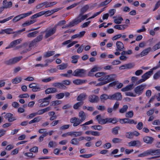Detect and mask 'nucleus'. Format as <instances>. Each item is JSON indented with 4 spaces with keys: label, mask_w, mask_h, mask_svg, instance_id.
<instances>
[{
    "label": "nucleus",
    "mask_w": 160,
    "mask_h": 160,
    "mask_svg": "<svg viewBox=\"0 0 160 160\" xmlns=\"http://www.w3.org/2000/svg\"><path fill=\"white\" fill-rule=\"evenodd\" d=\"M160 48V41L155 45L153 47L152 49L154 51H155L157 50Z\"/></svg>",
    "instance_id": "nucleus-63"
},
{
    "label": "nucleus",
    "mask_w": 160,
    "mask_h": 160,
    "mask_svg": "<svg viewBox=\"0 0 160 160\" xmlns=\"http://www.w3.org/2000/svg\"><path fill=\"white\" fill-rule=\"evenodd\" d=\"M160 77V71L155 73L153 76V78L155 79H157Z\"/></svg>",
    "instance_id": "nucleus-64"
},
{
    "label": "nucleus",
    "mask_w": 160,
    "mask_h": 160,
    "mask_svg": "<svg viewBox=\"0 0 160 160\" xmlns=\"http://www.w3.org/2000/svg\"><path fill=\"white\" fill-rule=\"evenodd\" d=\"M107 80L98 83L96 85V86H101L107 84L110 82L114 81L116 78L115 74H112L110 75H106Z\"/></svg>",
    "instance_id": "nucleus-3"
},
{
    "label": "nucleus",
    "mask_w": 160,
    "mask_h": 160,
    "mask_svg": "<svg viewBox=\"0 0 160 160\" xmlns=\"http://www.w3.org/2000/svg\"><path fill=\"white\" fill-rule=\"evenodd\" d=\"M87 95L85 93H82L80 94L77 98V101H82L85 99Z\"/></svg>",
    "instance_id": "nucleus-31"
},
{
    "label": "nucleus",
    "mask_w": 160,
    "mask_h": 160,
    "mask_svg": "<svg viewBox=\"0 0 160 160\" xmlns=\"http://www.w3.org/2000/svg\"><path fill=\"white\" fill-rule=\"evenodd\" d=\"M110 100H115L118 101L121 100L122 97L121 94L120 92H117L112 95H110Z\"/></svg>",
    "instance_id": "nucleus-9"
},
{
    "label": "nucleus",
    "mask_w": 160,
    "mask_h": 160,
    "mask_svg": "<svg viewBox=\"0 0 160 160\" xmlns=\"http://www.w3.org/2000/svg\"><path fill=\"white\" fill-rule=\"evenodd\" d=\"M148 155V150L144 152L139 154L138 155V156L139 157H143L147 156Z\"/></svg>",
    "instance_id": "nucleus-54"
},
{
    "label": "nucleus",
    "mask_w": 160,
    "mask_h": 160,
    "mask_svg": "<svg viewBox=\"0 0 160 160\" xmlns=\"http://www.w3.org/2000/svg\"><path fill=\"white\" fill-rule=\"evenodd\" d=\"M73 82L75 84L79 85L85 83V81L84 80L77 79L74 80Z\"/></svg>",
    "instance_id": "nucleus-36"
},
{
    "label": "nucleus",
    "mask_w": 160,
    "mask_h": 160,
    "mask_svg": "<svg viewBox=\"0 0 160 160\" xmlns=\"http://www.w3.org/2000/svg\"><path fill=\"white\" fill-rule=\"evenodd\" d=\"M55 52L54 51H49L46 52L43 55V58H47L53 56L55 54Z\"/></svg>",
    "instance_id": "nucleus-24"
},
{
    "label": "nucleus",
    "mask_w": 160,
    "mask_h": 160,
    "mask_svg": "<svg viewBox=\"0 0 160 160\" xmlns=\"http://www.w3.org/2000/svg\"><path fill=\"white\" fill-rule=\"evenodd\" d=\"M96 119L98 120L99 123L104 124L108 123V118L102 119L100 115H98L96 117Z\"/></svg>",
    "instance_id": "nucleus-11"
},
{
    "label": "nucleus",
    "mask_w": 160,
    "mask_h": 160,
    "mask_svg": "<svg viewBox=\"0 0 160 160\" xmlns=\"http://www.w3.org/2000/svg\"><path fill=\"white\" fill-rule=\"evenodd\" d=\"M110 95H108L107 94H103L100 96V98L101 100L103 102L105 100L108 99L110 100Z\"/></svg>",
    "instance_id": "nucleus-26"
},
{
    "label": "nucleus",
    "mask_w": 160,
    "mask_h": 160,
    "mask_svg": "<svg viewBox=\"0 0 160 160\" xmlns=\"http://www.w3.org/2000/svg\"><path fill=\"white\" fill-rule=\"evenodd\" d=\"M93 156V155L91 154H82L79 156L80 157H82L84 158H89Z\"/></svg>",
    "instance_id": "nucleus-62"
},
{
    "label": "nucleus",
    "mask_w": 160,
    "mask_h": 160,
    "mask_svg": "<svg viewBox=\"0 0 160 160\" xmlns=\"http://www.w3.org/2000/svg\"><path fill=\"white\" fill-rule=\"evenodd\" d=\"M51 98L52 96L51 95H49L47 97L43 98V102H46L47 103L49 104V102L50 101Z\"/></svg>",
    "instance_id": "nucleus-49"
},
{
    "label": "nucleus",
    "mask_w": 160,
    "mask_h": 160,
    "mask_svg": "<svg viewBox=\"0 0 160 160\" xmlns=\"http://www.w3.org/2000/svg\"><path fill=\"white\" fill-rule=\"evenodd\" d=\"M70 143L73 145H78L79 144V140L77 138H72L70 142Z\"/></svg>",
    "instance_id": "nucleus-34"
},
{
    "label": "nucleus",
    "mask_w": 160,
    "mask_h": 160,
    "mask_svg": "<svg viewBox=\"0 0 160 160\" xmlns=\"http://www.w3.org/2000/svg\"><path fill=\"white\" fill-rule=\"evenodd\" d=\"M32 13V11H30L26 13H24L20 14L18 15V17L20 20L24 18H25L27 16H28Z\"/></svg>",
    "instance_id": "nucleus-30"
},
{
    "label": "nucleus",
    "mask_w": 160,
    "mask_h": 160,
    "mask_svg": "<svg viewBox=\"0 0 160 160\" xmlns=\"http://www.w3.org/2000/svg\"><path fill=\"white\" fill-rule=\"evenodd\" d=\"M36 21V20H32L30 21H27L24 23L22 25L23 27H26L34 23Z\"/></svg>",
    "instance_id": "nucleus-27"
},
{
    "label": "nucleus",
    "mask_w": 160,
    "mask_h": 160,
    "mask_svg": "<svg viewBox=\"0 0 160 160\" xmlns=\"http://www.w3.org/2000/svg\"><path fill=\"white\" fill-rule=\"evenodd\" d=\"M80 58L78 55H76L71 57L72 60L71 62L73 63H76L78 62V59Z\"/></svg>",
    "instance_id": "nucleus-39"
},
{
    "label": "nucleus",
    "mask_w": 160,
    "mask_h": 160,
    "mask_svg": "<svg viewBox=\"0 0 160 160\" xmlns=\"http://www.w3.org/2000/svg\"><path fill=\"white\" fill-rule=\"evenodd\" d=\"M22 58V57H15L4 61V63L7 65H13L19 62Z\"/></svg>",
    "instance_id": "nucleus-4"
},
{
    "label": "nucleus",
    "mask_w": 160,
    "mask_h": 160,
    "mask_svg": "<svg viewBox=\"0 0 160 160\" xmlns=\"http://www.w3.org/2000/svg\"><path fill=\"white\" fill-rule=\"evenodd\" d=\"M2 31H4V32L7 34H12V31H13V29L10 28L5 29H2Z\"/></svg>",
    "instance_id": "nucleus-55"
},
{
    "label": "nucleus",
    "mask_w": 160,
    "mask_h": 160,
    "mask_svg": "<svg viewBox=\"0 0 160 160\" xmlns=\"http://www.w3.org/2000/svg\"><path fill=\"white\" fill-rule=\"evenodd\" d=\"M126 117L128 118H132L133 116V111H131L127 112L126 114Z\"/></svg>",
    "instance_id": "nucleus-52"
},
{
    "label": "nucleus",
    "mask_w": 160,
    "mask_h": 160,
    "mask_svg": "<svg viewBox=\"0 0 160 160\" xmlns=\"http://www.w3.org/2000/svg\"><path fill=\"white\" fill-rule=\"evenodd\" d=\"M85 72L86 71L84 69H77L73 72L72 75L78 77H82L84 76Z\"/></svg>",
    "instance_id": "nucleus-7"
},
{
    "label": "nucleus",
    "mask_w": 160,
    "mask_h": 160,
    "mask_svg": "<svg viewBox=\"0 0 160 160\" xmlns=\"http://www.w3.org/2000/svg\"><path fill=\"white\" fill-rule=\"evenodd\" d=\"M42 39V35H40L37 36L34 40L36 43L41 41Z\"/></svg>",
    "instance_id": "nucleus-59"
},
{
    "label": "nucleus",
    "mask_w": 160,
    "mask_h": 160,
    "mask_svg": "<svg viewBox=\"0 0 160 160\" xmlns=\"http://www.w3.org/2000/svg\"><path fill=\"white\" fill-rule=\"evenodd\" d=\"M152 75V72L149 71L144 73L142 76V78L139 79L137 82V84H140L145 82L146 80L149 78Z\"/></svg>",
    "instance_id": "nucleus-6"
},
{
    "label": "nucleus",
    "mask_w": 160,
    "mask_h": 160,
    "mask_svg": "<svg viewBox=\"0 0 160 160\" xmlns=\"http://www.w3.org/2000/svg\"><path fill=\"white\" fill-rule=\"evenodd\" d=\"M91 128L94 130H97L99 131L102 129V127L100 125L92 126Z\"/></svg>",
    "instance_id": "nucleus-51"
},
{
    "label": "nucleus",
    "mask_w": 160,
    "mask_h": 160,
    "mask_svg": "<svg viewBox=\"0 0 160 160\" xmlns=\"http://www.w3.org/2000/svg\"><path fill=\"white\" fill-rule=\"evenodd\" d=\"M67 63H63L57 66V68L59 70H63L65 69L68 67Z\"/></svg>",
    "instance_id": "nucleus-32"
},
{
    "label": "nucleus",
    "mask_w": 160,
    "mask_h": 160,
    "mask_svg": "<svg viewBox=\"0 0 160 160\" xmlns=\"http://www.w3.org/2000/svg\"><path fill=\"white\" fill-rule=\"evenodd\" d=\"M89 101L92 103H96L99 100L98 97L95 95H90L88 97Z\"/></svg>",
    "instance_id": "nucleus-13"
},
{
    "label": "nucleus",
    "mask_w": 160,
    "mask_h": 160,
    "mask_svg": "<svg viewBox=\"0 0 160 160\" xmlns=\"http://www.w3.org/2000/svg\"><path fill=\"white\" fill-rule=\"evenodd\" d=\"M112 1V0H106L101 2L99 5V7H102L106 6L110 3Z\"/></svg>",
    "instance_id": "nucleus-43"
},
{
    "label": "nucleus",
    "mask_w": 160,
    "mask_h": 160,
    "mask_svg": "<svg viewBox=\"0 0 160 160\" xmlns=\"http://www.w3.org/2000/svg\"><path fill=\"white\" fill-rule=\"evenodd\" d=\"M38 33V31H35L28 33L27 35V36L28 38L34 37H35L36 34Z\"/></svg>",
    "instance_id": "nucleus-44"
},
{
    "label": "nucleus",
    "mask_w": 160,
    "mask_h": 160,
    "mask_svg": "<svg viewBox=\"0 0 160 160\" xmlns=\"http://www.w3.org/2000/svg\"><path fill=\"white\" fill-rule=\"evenodd\" d=\"M22 41V39L21 38L14 40L11 42V45L14 47L16 45L20 43Z\"/></svg>",
    "instance_id": "nucleus-35"
},
{
    "label": "nucleus",
    "mask_w": 160,
    "mask_h": 160,
    "mask_svg": "<svg viewBox=\"0 0 160 160\" xmlns=\"http://www.w3.org/2000/svg\"><path fill=\"white\" fill-rule=\"evenodd\" d=\"M61 103V101L58 100L55 101H53L51 102L50 106H55L60 104Z\"/></svg>",
    "instance_id": "nucleus-48"
},
{
    "label": "nucleus",
    "mask_w": 160,
    "mask_h": 160,
    "mask_svg": "<svg viewBox=\"0 0 160 160\" xmlns=\"http://www.w3.org/2000/svg\"><path fill=\"white\" fill-rule=\"evenodd\" d=\"M128 107V106L127 105H124L121 108L119 109V112L122 113H124L127 111Z\"/></svg>",
    "instance_id": "nucleus-45"
},
{
    "label": "nucleus",
    "mask_w": 160,
    "mask_h": 160,
    "mask_svg": "<svg viewBox=\"0 0 160 160\" xmlns=\"http://www.w3.org/2000/svg\"><path fill=\"white\" fill-rule=\"evenodd\" d=\"M123 20V19L121 17H119L117 18L114 20V22L116 24H120L121 23L122 21Z\"/></svg>",
    "instance_id": "nucleus-46"
},
{
    "label": "nucleus",
    "mask_w": 160,
    "mask_h": 160,
    "mask_svg": "<svg viewBox=\"0 0 160 160\" xmlns=\"http://www.w3.org/2000/svg\"><path fill=\"white\" fill-rule=\"evenodd\" d=\"M146 85L142 84L136 87L134 89V91L136 94L139 95L143 92L144 89L146 88Z\"/></svg>",
    "instance_id": "nucleus-8"
},
{
    "label": "nucleus",
    "mask_w": 160,
    "mask_h": 160,
    "mask_svg": "<svg viewBox=\"0 0 160 160\" xmlns=\"http://www.w3.org/2000/svg\"><path fill=\"white\" fill-rule=\"evenodd\" d=\"M134 65L132 63H128L125 64L121 66L120 68L121 69H131L134 67Z\"/></svg>",
    "instance_id": "nucleus-19"
},
{
    "label": "nucleus",
    "mask_w": 160,
    "mask_h": 160,
    "mask_svg": "<svg viewBox=\"0 0 160 160\" xmlns=\"http://www.w3.org/2000/svg\"><path fill=\"white\" fill-rule=\"evenodd\" d=\"M151 50V48L150 47H149L145 49L140 53L141 56L143 57L147 55L150 52Z\"/></svg>",
    "instance_id": "nucleus-33"
},
{
    "label": "nucleus",
    "mask_w": 160,
    "mask_h": 160,
    "mask_svg": "<svg viewBox=\"0 0 160 160\" xmlns=\"http://www.w3.org/2000/svg\"><path fill=\"white\" fill-rule=\"evenodd\" d=\"M89 7L88 5L87 4L83 7L80 10V13L83 14L89 8Z\"/></svg>",
    "instance_id": "nucleus-37"
},
{
    "label": "nucleus",
    "mask_w": 160,
    "mask_h": 160,
    "mask_svg": "<svg viewBox=\"0 0 160 160\" xmlns=\"http://www.w3.org/2000/svg\"><path fill=\"white\" fill-rule=\"evenodd\" d=\"M55 78L54 77H50L47 78H44L42 80V82H48L54 80Z\"/></svg>",
    "instance_id": "nucleus-40"
},
{
    "label": "nucleus",
    "mask_w": 160,
    "mask_h": 160,
    "mask_svg": "<svg viewBox=\"0 0 160 160\" xmlns=\"http://www.w3.org/2000/svg\"><path fill=\"white\" fill-rule=\"evenodd\" d=\"M100 68L97 66H94L88 72V76H92V74L93 72H95L98 71Z\"/></svg>",
    "instance_id": "nucleus-20"
},
{
    "label": "nucleus",
    "mask_w": 160,
    "mask_h": 160,
    "mask_svg": "<svg viewBox=\"0 0 160 160\" xmlns=\"http://www.w3.org/2000/svg\"><path fill=\"white\" fill-rule=\"evenodd\" d=\"M125 136L126 138L131 139L133 137V134L132 132H127L125 134Z\"/></svg>",
    "instance_id": "nucleus-57"
},
{
    "label": "nucleus",
    "mask_w": 160,
    "mask_h": 160,
    "mask_svg": "<svg viewBox=\"0 0 160 160\" xmlns=\"http://www.w3.org/2000/svg\"><path fill=\"white\" fill-rule=\"evenodd\" d=\"M118 122V120L116 118H108V123H115Z\"/></svg>",
    "instance_id": "nucleus-50"
},
{
    "label": "nucleus",
    "mask_w": 160,
    "mask_h": 160,
    "mask_svg": "<svg viewBox=\"0 0 160 160\" xmlns=\"http://www.w3.org/2000/svg\"><path fill=\"white\" fill-rule=\"evenodd\" d=\"M62 8H55L54 9L52 10L51 11H45L46 12V14H49V15H50L52 14H53V13L57 12V11H58V10L61 9Z\"/></svg>",
    "instance_id": "nucleus-41"
},
{
    "label": "nucleus",
    "mask_w": 160,
    "mask_h": 160,
    "mask_svg": "<svg viewBox=\"0 0 160 160\" xmlns=\"http://www.w3.org/2000/svg\"><path fill=\"white\" fill-rule=\"evenodd\" d=\"M64 96V94L63 93H60L57 94L56 96V98L58 99H61L63 98Z\"/></svg>",
    "instance_id": "nucleus-58"
},
{
    "label": "nucleus",
    "mask_w": 160,
    "mask_h": 160,
    "mask_svg": "<svg viewBox=\"0 0 160 160\" xmlns=\"http://www.w3.org/2000/svg\"><path fill=\"white\" fill-rule=\"evenodd\" d=\"M2 4L5 8H11L12 5V3L11 1L8 2L7 0H5L3 1Z\"/></svg>",
    "instance_id": "nucleus-21"
},
{
    "label": "nucleus",
    "mask_w": 160,
    "mask_h": 160,
    "mask_svg": "<svg viewBox=\"0 0 160 160\" xmlns=\"http://www.w3.org/2000/svg\"><path fill=\"white\" fill-rule=\"evenodd\" d=\"M28 44L27 43H25L22 45L16 47L15 48V49L17 50L20 48H22V49L24 50L26 49V48L28 47Z\"/></svg>",
    "instance_id": "nucleus-38"
},
{
    "label": "nucleus",
    "mask_w": 160,
    "mask_h": 160,
    "mask_svg": "<svg viewBox=\"0 0 160 160\" xmlns=\"http://www.w3.org/2000/svg\"><path fill=\"white\" fill-rule=\"evenodd\" d=\"M120 129V127L118 126L116 127L112 128V133L115 135L118 134V130Z\"/></svg>",
    "instance_id": "nucleus-47"
},
{
    "label": "nucleus",
    "mask_w": 160,
    "mask_h": 160,
    "mask_svg": "<svg viewBox=\"0 0 160 160\" xmlns=\"http://www.w3.org/2000/svg\"><path fill=\"white\" fill-rule=\"evenodd\" d=\"M86 32L85 31H83L80 32L79 33L77 34L72 36L71 38L72 39H75L76 38H80L82 37L85 34Z\"/></svg>",
    "instance_id": "nucleus-22"
},
{
    "label": "nucleus",
    "mask_w": 160,
    "mask_h": 160,
    "mask_svg": "<svg viewBox=\"0 0 160 160\" xmlns=\"http://www.w3.org/2000/svg\"><path fill=\"white\" fill-rule=\"evenodd\" d=\"M143 127V124L142 122H139L136 126V128L139 130L142 129V128Z\"/></svg>",
    "instance_id": "nucleus-61"
},
{
    "label": "nucleus",
    "mask_w": 160,
    "mask_h": 160,
    "mask_svg": "<svg viewBox=\"0 0 160 160\" xmlns=\"http://www.w3.org/2000/svg\"><path fill=\"white\" fill-rule=\"evenodd\" d=\"M83 101L78 102L74 105L73 108L75 109H78L79 107L82 106L83 104Z\"/></svg>",
    "instance_id": "nucleus-42"
},
{
    "label": "nucleus",
    "mask_w": 160,
    "mask_h": 160,
    "mask_svg": "<svg viewBox=\"0 0 160 160\" xmlns=\"http://www.w3.org/2000/svg\"><path fill=\"white\" fill-rule=\"evenodd\" d=\"M46 13V12L44 11H41L32 16L31 17V19H33L34 18H36L38 17L41 16L44 14Z\"/></svg>",
    "instance_id": "nucleus-23"
},
{
    "label": "nucleus",
    "mask_w": 160,
    "mask_h": 160,
    "mask_svg": "<svg viewBox=\"0 0 160 160\" xmlns=\"http://www.w3.org/2000/svg\"><path fill=\"white\" fill-rule=\"evenodd\" d=\"M29 151L31 152L37 153L38 152V148L37 146H35L29 149Z\"/></svg>",
    "instance_id": "nucleus-56"
},
{
    "label": "nucleus",
    "mask_w": 160,
    "mask_h": 160,
    "mask_svg": "<svg viewBox=\"0 0 160 160\" xmlns=\"http://www.w3.org/2000/svg\"><path fill=\"white\" fill-rule=\"evenodd\" d=\"M117 51H121L123 50L124 48V45L123 43L120 41H117L116 42Z\"/></svg>",
    "instance_id": "nucleus-16"
},
{
    "label": "nucleus",
    "mask_w": 160,
    "mask_h": 160,
    "mask_svg": "<svg viewBox=\"0 0 160 160\" xmlns=\"http://www.w3.org/2000/svg\"><path fill=\"white\" fill-rule=\"evenodd\" d=\"M52 85L55 87H56L61 89H65L66 87L64 85H63V83L60 82H56L53 83Z\"/></svg>",
    "instance_id": "nucleus-14"
},
{
    "label": "nucleus",
    "mask_w": 160,
    "mask_h": 160,
    "mask_svg": "<svg viewBox=\"0 0 160 160\" xmlns=\"http://www.w3.org/2000/svg\"><path fill=\"white\" fill-rule=\"evenodd\" d=\"M80 3V2H77V3H74L73 4L70 5L67 7L66 9L67 10L73 8H74L76 6L79 4Z\"/></svg>",
    "instance_id": "nucleus-53"
},
{
    "label": "nucleus",
    "mask_w": 160,
    "mask_h": 160,
    "mask_svg": "<svg viewBox=\"0 0 160 160\" xmlns=\"http://www.w3.org/2000/svg\"><path fill=\"white\" fill-rule=\"evenodd\" d=\"M133 84H131L130 85L127 86L125 88L122 89L121 91L122 92H126L128 91H130L133 88Z\"/></svg>",
    "instance_id": "nucleus-28"
},
{
    "label": "nucleus",
    "mask_w": 160,
    "mask_h": 160,
    "mask_svg": "<svg viewBox=\"0 0 160 160\" xmlns=\"http://www.w3.org/2000/svg\"><path fill=\"white\" fill-rule=\"evenodd\" d=\"M78 116L80 118L74 117L70 119V122L73 123V126L74 127H76L80 124L85 120L86 118L85 114L83 111H81L79 112Z\"/></svg>",
    "instance_id": "nucleus-1"
},
{
    "label": "nucleus",
    "mask_w": 160,
    "mask_h": 160,
    "mask_svg": "<svg viewBox=\"0 0 160 160\" xmlns=\"http://www.w3.org/2000/svg\"><path fill=\"white\" fill-rule=\"evenodd\" d=\"M143 141L147 144H152L154 141V138L149 136H145L143 138Z\"/></svg>",
    "instance_id": "nucleus-15"
},
{
    "label": "nucleus",
    "mask_w": 160,
    "mask_h": 160,
    "mask_svg": "<svg viewBox=\"0 0 160 160\" xmlns=\"http://www.w3.org/2000/svg\"><path fill=\"white\" fill-rule=\"evenodd\" d=\"M51 107L49 106L43 109L38 111L36 113L37 115H41L45 112H47L51 110Z\"/></svg>",
    "instance_id": "nucleus-18"
},
{
    "label": "nucleus",
    "mask_w": 160,
    "mask_h": 160,
    "mask_svg": "<svg viewBox=\"0 0 160 160\" xmlns=\"http://www.w3.org/2000/svg\"><path fill=\"white\" fill-rule=\"evenodd\" d=\"M56 26H54L52 28H47L44 32H45L44 38H48L53 35L56 32Z\"/></svg>",
    "instance_id": "nucleus-5"
},
{
    "label": "nucleus",
    "mask_w": 160,
    "mask_h": 160,
    "mask_svg": "<svg viewBox=\"0 0 160 160\" xmlns=\"http://www.w3.org/2000/svg\"><path fill=\"white\" fill-rule=\"evenodd\" d=\"M149 155H158L160 154V149H150L148 150Z\"/></svg>",
    "instance_id": "nucleus-12"
},
{
    "label": "nucleus",
    "mask_w": 160,
    "mask_h": 160,
    "mask_svg": "<svg viewBox=\"0 0 160 160\" xmlns=\"http://www.w3.org/2000/svg\"><path fill=\"white\" fill-rule=\"evenodd\" d=\"M36 42L33 39L30 42L28 47V48H26V49L22 51L20 53L21 54H23L30 51L31 50V47L35 46L36 45Z\"/></svg>",
    "instance_id": "nucleus-10"
},
{
    "label": "nucleus",
    "mask_w": 160,
    "mask_h": 160,
    "mask_svg": "<svg viewBox=\"0 0 160 160\" xmlns=\"http://www.w3.org/2000/svg\"><path fill=\"white\" fill-rule=\"evenodd\" d=\"M22 80V78L21 77L17 76L12 80V82L13 84H18Z\"/></svg>",
    "instance_id": "nucleus-29"
},
{
    "label": "nucleus",
    "mask_w": 160,
    "mask_h": 160,
    "mask_svg": "<svg viewBox=\"0 0 160 160\" xmlns=\"http://www.w3.org/2000/svg\"><path fill=\"white\" fill-rule=\"evenodd\" d=\"M128 144L129 146H138L140 145V143L139 141H133L128 142Z\"/></svg>",
    "instance_id": "nucleus-25"
},
{
    "label": "nucleus",
    "mask_w": 160,
    "mask_h": 160,
    "mask_svg": "<svg viewBox=\"0 0 160 160\" xmlns=\"http://www.w3.org/2000/svg\"><path fill=\"white\" fill-rule=\"evenodd\" d=\"M87 15H83L80 13L76 18L70 22V25L74 26L77 25L87 18Z\"/></svg>",
    "instance_id": "nucleus-2"
},
{
    "label": "nucleus",
    "mask_w": 160,
    "mask_h": 160,
    "mask_svg": "<svg viewBox=\"0 0 160 160\" xmlns=\"http://www.w3.org/2000/svg\"><path fill=\"white\" fill-rule=\"evenodd\" d=\"M46 94L55 93L58 92L57 89L54 88H50L47 89L45 91Z\"/></svg>",
    "instance_id": "nucleus-17"
},
{
    "label": "nucleus",
    "mask_w": 160,
    "mask_h": 160,
    "mask_svg": "<svg viewBox=\"0 0 160 160\" xmlns=\"http://www.w3.org/2000/svg\"><path fill=\"white\" fill-rule=\"evenodd\" d=\"M85 46L83 44L81 45L80 47L78 49L77 52L78 53H81L84 49Z\"/></svg>",
    "instance_id": "nucleus-60"
}]
</instances>
